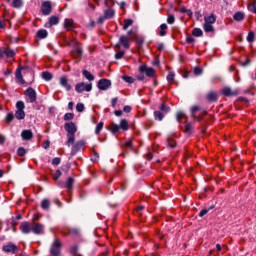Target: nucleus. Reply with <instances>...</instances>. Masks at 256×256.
Wrapping results in <instances>:
<instances>
[{
	"mask_svg": "<svg viewBox=\"0 0 256 256\" xmlns=\"http://www.w3.org/2000/svg\"><path fill=\"white\" fill-rule=\"evenodd\" d=\"M64 129L67 132V142L66 145L71 147L75 143V133H77V125L74 122H66L64 124Z\"/></svg>",
	"mask_w": 256,
	"mask_h": 256,
	"instance_id": "obj_1",
	"label": "nucleus"
},
{
	"mask_svg": "<svg viewBox=\"0 0 256 256\" xmlns=\"http://www.w3.org/2000/svg\"><path fill=\"white\" fill-rule=\"evenodd\" d=\"M129 41H133L132 35H129V34L127 36L122 35L120 36L119 41L116 44V47L120 49L122 46L124 47V49H129L131 47V45L129 44Z\"/></svg>",
	"mask_w": 256,
	"mask_h": 256,
	"instance_id": "obj_2",
	"label": "nucleus"
},
{
	"mask_svg": "<svg viewBox=\"0 0 256 256\" xmlns=\"http://www.w3.org/2000/svg\"><path fill=\"white\" fill-rule=\"evenodd\" d=\"M127 35H132V41L136 42L138 49H141V47H143V44L145 43V38L139 36V34H137V31L129 30L127 32Z\"/></svg>",
	"mask_w": 256,
	"mask_h": 256,
	"instance_id": "obj_3",
	"label": "nucleus"
},
{
	"mask_svg": "<svg viewBox=\"0 0 256 256\" xmlns=\"http://www.w3.org/2000/svg\"><path fill=\"white\" fill-rule=\"evenodd\" d=\"M50 255L59 256L61 255V241L59 239H55L50 247Z\"/></svg>",
	"mask_w": 256,
	"mask_h": 256,
	"instance_id": "obj_4",
	"label": "nucleus"
},
{
	"mask_svg": "<svg viewBox=\"0 0 256 256\" xmlns=\"http://www.w3.org/2000/svg\"><path fill=\"white\" fill-rule=\"evenodd\" d=\"M76 93H83V91H87V93L93 91V84H85L84 82L77 83L75 86Z\"/></svg>",
	"mask_w": 256,
	"mask_h": 256,
	"instance_id": "obj_5",
	"label": "nucleus"
},
{
	"mask_svg": "<svg viewBox=\"0 0 256 256\" xmlns=\"http://www.w3.org/2000/svg\"><path fill=\"white\" fill-rule=\"evenodd\" d=\"M2 251L4 253H12L15 255V253L19 252V247H17L13 242H8L2 246Z\"/></svg>",
	"mask_w": 256,
	"mask_h": 256,
	"instance_id": "obj_6",
	"label": "nucleus"
},
{
	"mask_svg": "<svg viewBox=\"0 0 256 256\" xmlns=\"http://www.w3.org/2000/svg\"><path fill=\"white\" fill-rule=\"evenodd\" d=\"M40 11L42 15H44L45 17L49 16V14L52 13L53 11L51 1L47 0L42 2Z\"/></svg>",
	"mask_w": 256,
	"mask_h": 256,
	"instance_id": "obj_7",
	"label": "nucleus"
},
{
	"mask_svg": "<svg viewBox=\"0 0 256 256\" xmlns=\"http://www.w3.org/2000/svg\"><path fill=\"white\" fill-rule=\"evenodd\" d=\"M111 80L107 78H102L98 81L97 87L99 91H107L108 89H111Z\"/></svg>",
	"mask_w": 256,
	"mask_h": 256,
	"instance_id": "obj_8",
	"label": "nucleus"
},
{
	"mask_svg": "<svg viewBox=\"0 0 256 256\" xmlns=\"http://www.w3.org/2000/svg\"><path fill=\"white\" fill-rule=\"evenodd\" d=\"M32 233H34V235H45V225L32 223Z\"/></svg>",
	"mask_w": 256,
	"mask_h": 256,
	"instance_id": "obj_9",
	"label": "nucleus"
},
{
	"mask_svg": "<svg viewBox=\"0 0 256 256\" xmlns=\"http://www.w3.org/2000/svg\"><path fill=\"white\" fill-rule=\"evenodd\" d=\"M32 227L33 224L30 222L24 221L20 224V231L23 233V235H29V233H32Z\"/></svg>",
	"mask_w": 256,
	"mask_h": 256,
	"instance_id": "obj_10",
	"label": "nucleus"
},
{
	"mask_svg": "<svg viewBox=\"0 0 256 256\" xmlns=\"http://www.w3.org/2000/svg\"><path fill=\"white\" fill-rule=\"evenodd\" d=\"M24 95L29 98L30 103H35V101H37V92L32 87L27 88Z\"/></svg>",
	"mask_w": 256,
	"mask_h": 256,
	"instance_id": "obj_11",
	"label": "nucleus"
},
{
	"mask_svg": "<svg viewBox=\"0 0 256 256\" xmlns=\"http://www.w3.org/2000/svg\"><path fill=\"white\" fill-rule=\"evenodd\" d=\"M222 95L224 97H237V95H239V91L238 90H232L231 87L226 86L222 89Z\"/></svg>",
	"mask_w": 256,
	"mask_h": 256,
	"instance_id": "obj_12",
	"label": "nucleus"
},
{
	"mask_svg": "<svg viewBox=\"0 0 256 256\" xmlns=\"http://www.w3.org/2000/svg\"><path fill=\"white\" fill-rule=\"evenodd\" d=\"M83 147H85V140H79L77 141L71 149V155H77V153H79V151H81V149H83Z\"/></svg>",
	"mask_w": 256,
	"mask_h": 256,
	"instance_id": "obj_13",
	"label": "nucleus"
},
{
	"mask_svg": "<svg viewBox=\"0 0 256 256\" xmlns=\"http://www.w3.org/2000/svg\"><path fill=\"white\" fill-rule=\"evenodd\" d=\"M140 73H145L147 77H154L155 75V69L149 68L146 65H142L139 68Z\"/></svg>",
	"mask_w": 256,
	"mask_h": 256,
	"instance_id": "obj_14",
	"label": "nucleus"
},
{
	"mask_svg": "<svg viewBox=\"0 0 256 256\" xmlns=\"http://www.w3.org/2000/svg\"><path fill=\"white\" fill-rule=\"evenodd\" d=\"M54 25H59V18L57 16H51L48 21L44 24L46 29H51Z\"/></svg>",
	"mask_w": 256,
	"mask_h": 256,
	"instance_id": "obj_15",
	"label": "nucleus"
},
{
	"mask_svg": "<svg viewBox=\"0 0 256 256\" xmlns=\"http://www.w3.org/2000/svg\"><path fill=\"white\" fill-rule=\"evenodd\" d=\"M59 83L61 87H64L66 89V91H71V89L73 88L71 84H69V80L67 79V76L60 77Z\"/></svg>",
	"mask_w": 256,
	"mask_h": 256,
	"instance_id": "obj_16",
	"label": "nucleus"
},
{
	"mask_svg": "<svg viewBox=\"0 0 256 256\" xmlns=\"http://www.w3.org/2000/svg\"><path fill=\"white\" fill-rule=\"evenodd\" d=\"M206 99L209 103H217L219 101V96H217L216 92H209L206 95Z\"/></svg>",
	"mask_w": 256,
	"mask_h": 256,
	"instance_id": "obj_17",
	"label": "nucleus"
},
{
	"mask_svg": "<svg viewBox=\"0 0 256 256\" xmlns=\"http://www.w3.org/2000/svg\"><path fill=\"white\" fill-rule=\"evenodd\" d=\"M21 137H22L23 141H31V139H33V131L23 130L21 132Z\"/></svg>",
	"mask_w": 256,
	"mask_h": 256,
	"instance_id": "obj_18",
	"label": "nucleus"
},
{
	"mask_svg": "<svg viewBox=\"0 0 256 256\" xmlns=\"http://www.w3.org/2000/svg\"><path fill=\"white\" fill-rule=\"evenodd\" d=\"M217 21V16L215 13H211L209 16L204 17V23H207L209 25H213Z\"/></svg>",
	"mask_w": 256,
	"mask_h": 256,
	"instance_id": "obj_19",
	"label": "nucleus"
},
{
	"mask_svg": "<svg viewBox=\"0 0 256 256\" xmlns=\"http://www.w3.org/2000/svg\"><path fill=\"white\" fill-rule=\"evenodd\" d=\"M41 209H43V211H49V209H51V201L47 198H44L41 201Z\"/></svg>",
	"mask_w": 256,
	"mask_h": 256,
	"instance_id": "obj_20",
	"label": "nucleus"
},
{
	"mask_svg": "<svg viewBox=\"0 0 256 256\" xmlns=\"http://www.w3.org/2000/svg\"><path fill=\"white\" fill-rule=\"evenodd\" d=\"M73 25H75L73 19L66 18L64 20V28H66L68 31H73Z\"/></svg>",
	"mask_w": 256,
	"mask_h": 256,
	"instance_id": "obj_21",
	"label": "nucleus"
},
{
	"mask_svg": "<svg viewBox=\"0 0 256 256\" xmlns=\"http://www.w3.org/2000/svg\"><path fill=\"white\" fill-rule=\"evenodd\" d=\"M48 36H49V32H47V30L45 29H40L36 33L37 39H47Z\"/></svg>",
	"mask_w": 256,
	"mask_h": 256,
	"instance_id": "obj_22",
	"label": "nucleus"
},
{
	"mask_svg": "<svg viewBox=\"0 0 256 256\" xmlns=\"http://www.w3.org/2000/svg\"><path fill=\"white\" fill-rule=\"evenodd\" d=\"M233 19H234V21L241 22L245 19V13L238 11V12L234 13Z\"/></svg>",
	"mask_w": 256,
	"mask_h": 256,
	"instance_id": "obj_23",
	"label": "nucleus"
},
{
	"mask_svg": "<svg viewBox=\"0 0 256 256\" xmlns=\"http://www.w3.org/2000/svg\"><path fill=\"white\" fill-rule=\"evenodd\" d=\"M14 120H15V114L13 112L7 113L4 119L5 123H7L8 125H11Z\"/></svg>",
	"mask_w": 256,
	"mask_h": 256,
	"instance_id": "obj_24",
	"label": "nucleus"
},
{
	"mask_svg": "<svg viewBox=\"0 0 256 256\" xmlns=\"http://www.w3.org/2000/svg\"><path fill=\"white\" fill-rule=\"evenodd\" d=\"M82 75L87 81H95V76L88 70H82Z\"/></svg>",
	"mask_w": 256,
	"mask_h": 256,
	"instance_id": "obj_25",
	"label": "nucleus"
},
{
	"mask_svg": "<svg viewBox=\"0 0 256 256\" xmlns=\"http://www.w3.org/2000/svg\"><path fill=\"white\" fill-rule=\"evenodd\" d=\"M159 111L161 113H163L164 115H167V113H170L171 112V107L167 106V104L165 103H162L160 106H159Z\"/></svg>",
	"mask_w": 256,
	"mask_h": 256,
	"instance_id": "obj_26",
	"label": "nucleus"
},
{
	"mask_svg": "<svg viewBox=\"0 0 256 256\" xmlns=\"http://www.w3.org/2000/svg\"><path fill=\"white\" fill-rule=\"evenodd\" d=\"M105 19H113L115 17V10L107 9L104 11Z\"/></svg>",
	"mask_w": 256,
	"mask_h": 256,
	"instance_id": "obj_27",
	"label": "nucleus"
},
{
	"mask_svg": "<svg viewBox=\"0 0 256 256\" xmlns=\"http://www.w3.org/2000/svg\"><path fill=\"white\" fill-rule=\"evenodd\" d=\"M14 117L18 119V121H23L25 119V110H16Z\"/></svg>",
	"mask_w": 256,
	"mask_h": 256,
	"instance_id": "obj_28",
	"label": "nucleus"
},
{
	"mask_svg": "<svg viewBox=\"0 0 256 256\" xmlns=\"http://www.w3.org/2000/svg\"><path fill=\"white\" fill-rule=\"evenodd\" d=\"M122 131H128L129 129V122L127 119H121L120 120V125H118Z\"/></svg>",
	"mask_w": 256,
	"mask_h": 256,
	"instance_id": "obj_29",
	"label": "nucleus"
},
{
	"mask_svg": "<svg viewBox=\"0 0 256 256\" xmlns=\"http://www.w3.org/2000/svg\"><path fill=\"white\" fill-rule=\"evenodd\" d=\"M75 183V179L69 177L67 180H66V183H65V188L68 189V191H72L73 190V184Z\"/></svg>",
	"mask_w": 256,
	"mask_h": 256,
	"instance_id": "obj_30",
	"label": "nucleus"
},
{
	"mask_svg": "<svg viewBox=\"0 0 256 256\" xmlns=\"http://www.w3.org/2000/svg\"><path fill=\"white\" fill-rule=\"evenodd\" d=\"M165 118V114L160 112L159 110L154 111V119L155 121H163Z\"/></svg>",
	"mask_w": 256,
	"mask_h": 256,
	"instance_id": "obj_31",
	"label": "nucleus"
},
{
	"mask_svg": "<svg viewBox=\"0 0 256 256\" xmlns=\"http://www.w3.org/2000/svg\"><path fill=\"white\" fill-rule=\"evenodd\" d=\"M203 29L205 33H213L215 31V27H213V24H207L204 22Z\"/></svg>",
	"mask_w": 256,
	"mask_h": 256,
	"instance_id": "obj_32",
	"label": "nucleus"
},
{
	"mask_svg": "<svg viewBox=\"0 0 256 256\" xmlns=\"http://www.w3.org/2000/svg\"><path fill=\"white\" fill-rule=\"evenodd\" d=\"M26 69V67H22L20 69L16 70V79L20 81L22 84L25 83V80L23 79V74H21V70Z\"/></svg>",
	"mask_w": 256,
	"mask_h": 256,
	"instance_id": "obj_33",
	"label": "nucleus"
},
{
	"mask_svg": "<svg viewBox=\"0 0 256 256\" xmlns=\"http://www.w3.org/2000/svg\"><path fill=\"white\" fill-rule=\"evenodd\" d=\"M119 129H121V128H120L119 125H117L115 122H112V123L110 124V129H109V131H111V133H112L113 135H115L116 133H119Z\"/></svg>",
	"mask_w": 256,
	"mask_h": 256,
	"instance_id": "obj_34",
	"label": "nucleus"
},
{
	"mask_svg": "<svg viewBox=\"0 0 256 256\" xmlns=\"http://www.w3.org/2000/svg\"><path fill=\"white\" fill-rule=\"evenodd\" d=\"M167 147H169V149H175V147H177V142L175 141V139L169 137L167 139Z\"/></svg>",
	"mask_w": 256,
	"mask_h": 256,
	"instance_id": "obj_35",
	"label": "nucleus"
},
{
	"mask_svg": "<svg viewBox=\"0 0 256 256\" xmlns=\"http://www.w3.org/2000/svg\"><path fill=\"white\" fill-rule=\"evenodd\" d=\"M167 29H168L167 24L164 23L160 25V31H159L160 37H165V35H167Z\"/></svg>",
	"mask_w": 256,
	"mask_h": 256,
	"instance_id": "obj_36",
	"label": "nucleus"
},
{
	"mask_svg": "<svg viewBox=\"0 0 256 256\" xmlns=\"http://www.w3.org/2000/svg\"><path fill=\"white\" fill-rule=\"evenodd\" d=\"M42 79H44V81H51L53 74L49 71L42 72Z\"/></svg>",
	"mask_w": 256,
	"mask_h": 256,
	"instance_id": "obj_37",
	"label": "nucleus"
},
{
	"mask_svg": "<svg viewBox=\"0 0 256 256\" xmlns=\"http://www.w3.org/2000/svg\"><path fill=\"white\" fill-rule=\"evenodd\" d=\"M131 25H133V19H125L122 29L124 31H127L129 29V27H131Z\"/></svg>",
	"mask_w": 256,
	"mask_h": 256,
	"instance_id": "obj_38",
	"label": "nucleus"
},
{
	"mask_svg": "<svg viewBox=\"0 0 256 256\" xmlns=\"http://www.w3.org/2000/svg\"><path fill=\"white\" fill-rule=\"evenodd\" d=\"M193 37H203V30L201 28H194L192 30Z\"/></svg>",
	"mask_w": 256,
	"mask_h": 256,
	"instance_id": "obj_39",
	"label": "nucleus"
},
{
	"mask_svg": "<svg viewBox=\"0 0 256 256\" xmlns=\"http://www.w3.org/2000/svg\"><path fill=\"white\" fill-rule=\"evenodd\" d=\"M12 7H14V9H21V7H23V0H13Z\"/></svg>",
	"mask_w": 256,
	"mask_h": 256,
	"instance_id": "obj_40",
	"label": "nucleus"
},
{
	"mask_svg": "<svg viewBox=\"0 0 256 256\" xmlns=\"http://www.w3.org/2000/svg\"><path fill=\"white\" fill-rule=\"evenodd\" d=\"M185 117H187V115H185V112L183 111H178L176 113V120L178 121V123H181V119H185Z\"/></svg>",
	"mask_w": 256,
	"mask_h": 256,
	"instance_id": "obj_41",
	"label": "nucleus"
},
{
	"mask_svg": "<svg viewBox=\"0 0 256 256\" xmlns=\"http://www.w3.org/2000/svg\"><path fill=\"white\" fill-rule=\"evenodd\" d=\"M16 109L17 111H25V102L24 101L16 102Z\"/></svg>",
	"mask_w": 256,
	"mask_h": 256,
	"instance_id": "obj_42",
	"label": "nucleus"
},
{
	"mask_svg": "<svg viewBox=\"0 0 256 256\" xmlns=\"http://www.w3.org/2000/svg\"><path fill=\"white\" fill-rule=\"evenodd\" d=\"M17 155L18 157H25V155H27V150L24 147H19L17 149Z\"/></svg>",
	"mask_w": 256,
	"mask_h": 256,
	"instance_id": "obj_43",
	"label": "nucleus"
},
{
	"mask_svg": "<svg viewBox=\"0 0 256 256\" xmlns=\"http://www.w3.org/2000/svg\"><path fill=\"white\" fill-rule=\"evenodd\" d=\"M105 125L104 122H99L97 125H96V128H95V133L96 135H99V133H101V131H103V126Z\"/></svg>",
	"mask_w": 256,
	"mask_h": 256,
	"instance_id": "obj_44",
	"label": "nucleus"
},
{
	"mask_svg": "<svg viewBox=\"0 0 256 256\" xmlns=\"http://www.w3.org/2000/svg\"><path fill=\"white\" fill-rule=\"evenodd\" d=\"M166 21L168 25H173V23H175V15L168 13Z\"/></svg>",
	"mask_w": 256,
	"mask_h": 256,
	"instance_id": "obj_45",
	"label": "nucleus"
},
{
	"mask_svg": "<svg viewBox=\"0 0 256 256\" xmlns=\"http://www.w3.org/2000/svg\"><path fill=\"white\" fill-rule=\"evenodd\" d=\"M184 132L187 133V135H191V133H193V126L191 123H186Z\"/></svg>",
	"mask_w": 256,
	"mask_h": 256,
	"instance_id": "obj_46",
	"label": "nucleus"
},
{
	"mask_svg": "<svg viewBox=\"0 0 256 256\" xmlns=\"http://www.w3.org/2000/svg\"><path fill=\"white\" fill-rule=\"evenodd\" d=\"M168 83H173L175 81V72L170 71L169 74L166 77Z\"/></svg>",
	"mask_w": 256,
	"mask_h": 256,
	"instance_id": "obj_47",
	"label": "nucleus"
},
{
	"mask_svg": "<svg viewBox=\"0 0 256 256\" xmlns=\"http://www.w3.org/2000/svg\"><path fill=\"white\" fill-rule=\"evenodd\" d=\"M123 147L125 149H130V151H133V140H128L124 143Z\"/></svg>",
	"mask_w": 256,
	"mask_h": 256,
	"instance_id": "obj_48",
	"label": "nucleus"
},
{
	"mask_svg": "<svg viewBox=\"0 0 256 256\" xmlns=\"http://www.w3.org/2000/svg\"><path fill=\"white\" fill-rule=\"evenodd\" d=\"M194 75L199 77V75H203V68L196 66L194 67Z\"/></svg>",
	"mask_w": 256,
	"mask_h": 256,
	"instance_id": "obj_49",
	"label": "nucleus"
},
{
	"mask_svg": "<svg viewBox=\"0 0 256 256\" xmlns=\"http://www.w3.org/2000/svg\"><path fill=\"white\" fill-rule=\"evenodd\" d=\"M248 43H253L255 41V33L250 31L247 36Z\"/></svg>",
	"mask_w": 256,
	"mask_h": 256,
	"instance_id": "obj_50",
	"label": "nucleus"
},
{
	"mask_svg": "<svg viewBox=\"0 0 256 256\" xmlns=\"http://www.w3.org/2000/svg\"><path fill=\"white\" fill-rule=\"evenodd\" d=\"M247 9L248 11H251V13H256V2L248 4Z\"/></svg>",
	"mask_w": 256,
	"mask_h": 256,
	"instance_id": "obj_51",
	"label": "nucleus"
},
{
	"mask_svg": "<svg viewBox=\"0 0 256 256\" xmlns=\"http://www.w3.org/2000/svg\"><path fill=\"white\" fill-rule=\"evenodd\" d=\"M123 81H125V83H135V78L131 77V76H122Z\"/></svg>",
	"mask_w": 256,
	"mask_h": 256,
	"instance_id": "obj_52",
	"label": "nucleus"
},
{
	"mask_svg": "<svg viewBox=\"0 0 256 256\" xmlns=\"http://www.w3.org/2000/svg\"><path fill=\"white\" fill-rule=\"evenodd\" d=\"M72 119H75L74 113H66L64 115V121H72Z\"/></svg>",
	"mask_w": 256,
	"mask_h": 256,
	"instance_id": "obj_53",
	"label": "nucleus"
},
{
	"mask_svg": "<svg viewBox=\"0 0 256 256\" xmlns=\"http://www.w3.org/2000/svg\"><path fill=\"white\" fill-rule=\"evenodd\" d=\"M76 111L78 113H83V111H85V105L83 103H78L76 105Z\"/></svg>",
	"mask_w": 256,
	"mask_h": 256,
	"instance_id": "obj_54",
	"label": "nucleus"
},
{
	"mask_svg": "<svg viewBox=\"0 0 256 256\" xmlns=\"http://www.w3.org/2000/svg\"><path fill=\"white\" fill-rule=\"evenodd\" d=\"M115 59L119 60V59H123V57H125V51H118L115 53Z\"/></svg>",
	"mask_w": 256,
	"mask_h": 256,
	"instance_id": "obj_55",
	"label": "nucleus"
},
{
	"mask_svg": "<svg viewBox=\"0 0 256 256\" xmlns=\"http://www.w3.org/2000/svg\"><path fill=\"white\" fill-rule=\"evenodd\" d=\"M61 175H63V173L61 172V170H56L54 175H53V180L54 181H59V177H61Z\"/></svg>",
	"mask_w": 256,
	"mask_h": 256,
	"instance_id": "obj_56",
	"label": "nucleus"
},
{
	"mask_svg": "<svg viewBox=\"0 0 256 256\" xmlns=\"http://www.w3.org/2000/svg\"><path fill=\"white\" fill-rule=\"evenodd\" d=\"M143 211H145V206H143V205L138 206L136 208V213H137V215H139V217H141V215H143Z\"/></svg>",
	"mask_w": 256,
	"mask_h": 256,
	"instance_id": "obj_57",
	"label": "nucleus"
},
{
	"mask_svg": "<svg viewBox=\"0 0 256 256\" xmlns=\"http://www.w3.org/2000/svg\"><path fill=\"white\" fill-rule=\"evenodd\" d=\"M75 52L77 53L78 57H83V48L81 46H76Z\"/></svg>",
	"mask_w": 256,
	"mask_h": 256,
	"instance_id": "obj_58",
	"label": "nucleus"
},
{
	"mask_svg": "<svg viewBox=\"0 0 256 256\" xmlns=\"http://www.w3.org/2000/svg\"><path fill=\"white\" fill-rule=\"evenodd\" d=\"M95 9H97V7L95 6V4L93 3H88L87 7H86V11H95Z\"/></svg>",
	"mask_w": 256,
	"mask_h": 256,
	"instance_id": "obj_59",
	"label": "nucleus"
},
{
	"mask_svg": "<svg viewBox=\"0 0 256 256\" xmlns=\"http://www.w3.org/2000/svg\"><path fill=\"white\" fill-rule=\"evenodd\" d=\"M186 43H188V45H191V43H195V38H193V36L187 34Z\"/></svg>",
	"mask_w": 256,
	"mask_h": 256,
	"instance_id": "obj_60",
	"label": "nucleus"
},
{
	"mask_svg": "<svg viewBox=\"0 0 256 256\" xmlns=\"http://www.w3.org/2000/svg\"><path fill=\"white\" fill-rule=\"evenodd\" d=\"M78 251H79V247L77 245L72 246L71 249H70V253L72 255H77Z\"/></svg>",
	"mask_w": 256,
	"mask_h": 256,
	"instance_id": "obj_61",
	"label": "nucleus"
},
{
	"mask_svg": "<svg viewBox=\"0 0 256 256\" xmlns=\"http://www.w3.org/2000/svg\"><path fill=\"white\" fill-rule=\"evenodd\" d=\"M52 165H54V166L61 165V158L60 157H55L52 160Z\"/></svg>",
	"mask_w": 256,
	"mask_h": 256,
	"instance_id": "obj_62",
	"label": "nucleus"
},
{
	"mask_svg": "<svg viewBox=\"0 0 256 256\" xmlns=\"http://www.w3.org/2000/svg\"><path fill=\"white\" fill-rule=\"evenodd\" d=\"M104 5L105 7H111V5H115V0H105Z\"/></svg>",
	"mask_w": 256,
	"mask_h": 256,
	"instance_id": "obj_63",
	"label": "nucleus"
},
{
	"mask_svg": "<svg viewBox=\"0 0 256 256\" xmlns=\"http://www.w3.org/2000/svg\"><path fill=\"white\" fill-rule=\"evenodd\" d=\"M15 55V51L14 50H6V57H13Z\"/></svg>",
	"mask_w": 256,
	"mask_h": 256,
	"instance_id": "obj_64",
	"label": "nucleus"
}]
</instances>
